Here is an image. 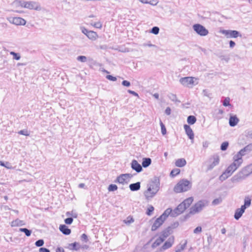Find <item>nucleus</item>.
Instances as JSON below:
<instances>
[{"mask_svg": "<svg viewBox=\"0 0 252 252\" xmlns=\"http://www.w3.org/2000/svg\"><path fill=\"white\" fill-rule=\"evenodd\" d=\"M174 242V237L173 236H171L168 238L167 241H166L163 246L160 248L161 251H163L169 248H170L172 245L173 244Z\"/></svg>", "mask_w": 252, "mask_h": 252, "instance_id": "15", "label": "nucleus"}, {"mask_svg": "<svg viewBox=\"0 0 252 252\" xmlns=\"http://www.w3.org/2000/svg\"><path fill=\"white\" fill-rule=\"evenodd\" d=\"M24 7L30 9H35L39 10L41 9V7L38 3L35 1H27L24 5Z\"/></svg>", "mask_w": 252, "mask_h": 252, "instance_id": "11", "label": "nucleus"}, {"mask_svg": "<svg viewBox=\"0 0 252 252\" xmlns=\"http://www.w3.org/2000/svg\"><path fill=\"white\" fill-rule=\"evenodd\" d=\"M213 161L208 167V170L212 169L215 166L217 165L219 163L220 158L217 155H214L212 157Z\"/></svg>", "mask_w": 252, "mask_h": 252, "instance_id": "20", "label": "nucleus"}, {"mask_svg": "<svg viewBox=\"0 0 252 252\" xmlns=\"http://www.w3.org/2000/svg\"><path fill=\"white\" fill-rule=\"evenodd\" d=\"M10 54L13 56V59L16 60H19L21 58L20 54L15 53L13 51L10 52Z\"/></svg>", "mask_w": 252, "mask_h": 252, "instance_id": "41", "label": "nucleus"}, {"mask_svg": "<svg viewBox=\"0 0 252 252\" xmlns=\"http://www.w3.org/2000/svg\"><path fill=\"white\" fill-rule=\"evenodd\" d=\"M244 207H241L240 208H238L235 210L234 217L235 220H238L242 216L243 214L245 211Z\"/></svg>", "mask_w": 252, "mask_h": 252, "instance_id": "22", "label": "nucleus"}, {"mask_svg": "<svg viewBox=\"0 0 252 252\" xmlns=\"http://www.w3.org/2000/svg\"><path fill=\"white\" fill-rule=\"evenodd\" d=\"M139 1H140L142 3H149V4H153L154 5V0H139ZM156 3H155V4H156Z\"/></svg>", "mask_w": 252, "mask_h": 252, "instance_id": "49", "label": "nucleus"}, {"mask_svg": "<svg viewBox=\"0 0 252 252\" xmlns=\"http://www.w3.org/2000/svg\"><path fill=\"white\" fill-rule=\"evenodd\" d=\"M165 221L161 216L156 219L154 223L152 226L151 230L153 231H156L158 228H159Z\"/></svg>", "mask_w": 252, "mask_h": 252, "instance_id": "14", "label": "nucleus"}, {"mask_svg": "<svg viewBox=\"0 0 252 252\" xmlns=\"http://www.w3.org/2000/svg\"><path fill=\"white\" fill-rule=\"evenodd\" d=\"M251 204V197L249 196H246L244 199V204L241 207H244V209H246Z\"/></svg>", "mask_w": 252, "mask_h": 252, "instance_id": "32", "label": "nucleus"}, {"mask_svg": "<svg viewBox=\"0 0 252 252\" xmlns=\"http://www.w3.org/2000/svg\"><path fill=\"white\" fill-rule=\"evenodd\" d=\"M81 240L86 242L88 241V237L87 235L83 234L81 236Z\"/></svg>", "mask_w": 252, "mask_h": 252, "instance_id": "59", "label": "nucleus"}, {"mask_svg": "<svg viewBox=\"0 0 252 252\" xmlns=\"http://www.w3.org/2000/svg\"><path fill=\"white\" fill-rule=\"evenodd\" d=\"M129 189H140V182H138L135 183L131 184L129 186Z\"/></svg>", "mask_w": 252, "mask_h": 252, "instance_id": "37", "label": "nucleus"}, {"mask_svg": "<svg viewBox=\"0 0 252 252\" xmlns=\"http://www.w3.org/2000/svg\"><path fill=\"white\" fill-rule=\"evenodd\" d=\"M159 29L158 27H154L151 31V32L155 34H158L159 33Z\"/></svg>", "mask_w": 252, "mask_h": 252, "instance_id": "46", "label": "nucleus"}, {"mask_svg": "<svg viewBox=\"0 0 252 252\" xmlns=\"http://www.w3.org/2000/svg\"><path fill=\"white\" fill-rule=\"evenodd\" d=\"M171 109L169 107H167L165 110V113L167 115H170V114H171Z\"/></svg>", "mask_w": 252, "mask_h": 252, "instance_id": "60", "label": "nucleus"}, {"mask_svg": "<svg viewBox=\"0 0 252 252\" xmlns=\"http://www.w3.org/2000/svg\"><path fill=\"white\" fill-rule=\"evenodd\" d=\"M196 121V118L195 116L190 115L188 117L187 122L189 125H193Z\"/></svg>", "mask_w": 252, "mask_h": 252, "instance_id": "35", "label": "nucleus"}, {"mask_svg": "<svg viewBox=\"0 0 252 252\" xmlns=\"http://www.w3.org/2000/svg\"><path fill=\"white\" fill-rule=\"evenodd\" d=\"M187 241L185 240V242L183 244L180 245L177 247L175 252H181L182 251H183L185 249V248L187 246Z\"/></svg>", "mask_w": 252, "mask_h": 252, "instance_id": "34", "label": "nucleus"}, {"mask_svg": "<svg viewBox=\"0 0 252 252\" xmlns=\"http://www.w3.org/2000/svg\"><path fill=\"white\" fill-rule=\"evenodd\" d=\"M56 252H64V251L63 248L61 247H58L56 249Z\"/></svg>", "mask_w": 252, "mask_h": 252, "instance_id": "64", "label": "nucleus"}, {"mask_svg": "<svg viewBox=\"0 0 252 252\" xmlns=\"http://www.w3.org/2000/svg\"><path fill=\"white\" fill-rule=\"evenodd\" d=\"M192 187V183L186 179L181 180L174 187V189H190Z\"/></svg>", "mask_w": 252, "mask_h": 252, "instance_id": "7", "label": "nucleus"}, {"mask_svg": "<svg viewBox=\"0 0 252 252\" xmlns=\"http://www.w3.org/2000/svg\"><path fill=\"white\" fill-rule=\"evenodd\" d=\"M122 84L124 86H126V87H128L130 86V82L127 81V80H124L122 83Z\"/></svg>", "mask_w": 252, "mask_h": 252, "instance_id": "54", "label": "nucleus"}, {"mask_svg": "<svg viewBox=\"0 0 252 252\" xmlns=\"http://www.w3.org/2000/svg\"><path fill=\"white\" fill-rule=\"evenodd\" d=\"M251 173H252L251 166L248 165L243 168L238 174L234 176L232 180L233 181H239L245 179Z\"/></svg>", "mask_w": 252, "mask_h": 252, "instance_id": "4", "label": "nucleus"}, {"mask_svg": "<svg viewBox=\"0 0 252 252\" xmlns=\"http://www.w3.org/2000/svg\"><path fill=\"white\" fill-rule=\"evenodd\" d=\"M180 172V170L179 168H174L170 172V176L172 177L178 175Z\"/></svg>", "mask_w": 252, "mask_h": 252, "instance_id": "40", "label": "nucleus"}, {"mask_svg": "<svg viewBox=\"0 0 252 252\" xmlns=\"http://www.w3.org/2000/svg\"><path fill=\"white\" fill-rule=\"evenodd\" d=\"M133 175L131 174H122L117 177L115 182L123 186L127 187ZM122 188H123V187H122Z\"/></svg>", "mask_w": 252, "mask_h": 252, "instance_id": "3", "label": "nucleus"}, {"mask_svg": "<svg viewBox=\"0 0 252 252\" xmlns=\"http://www.w3.org/2000/svg\"><path fill=\"white\" fill-rule=\"evenodd\" d=\"M39 252H50V250L45 248H40L39 250Z\"/></svg>", "mask_w": 252, "mask_h": 252, "instance_id": "57", "label": "nucleus"}, {"mask_svg": "<svg viewBox=\"0 0 252 252\" xmlns=\"http://www.w3.org/2000/svg\"><path fill=\"white\" fill-rule=\"evenodd\" d=\"M94 17H95V16L94 15H90L89 16L86 17L85 19L88 24H90L95 28L101 29L102 25L100 21L95 22L94 20L91 19V18Z\"/></svg>", "mask_w": 252, "mask_h": 252, "instance_id": "10", "label": "nucleus"}, {"mask_svg": "<svg viewBox=\"0 0 252 252\" xmlns=\"http://www.w3.org/2000/svg\"><path fill=\"white\" fill-rule=\"evenodd\" d=\"M222 33L227 38H237L238 36L241 37L242 36L238 31L235 30H223Z\"/></svg>", "mask_w": 252, "mask_h": 252, "instance_id": "9", "label": "nucleus"}, {"mask_svg": "<svg viewBox=\"0 0 252 252\" xmlns=\"http://www.w3.org/2000/svg\"><path fill=\"white\" fill-rule=\"evenodd\" d=\"M237 163L233 162L225 170V171L220 176V180L224 181L228 177L230 176L232 173L239 167Z\"/></svg>", "mask_w": 252, "mask_h": 252, "instance_id": "5", "label": "nucleus"}, {"mask_svg": "<svg viewBox=\"0 0 252 252\" xmlns=\"http://www.w3.org/2000/svg\"><path fill=\"white\" fill-rule=\"evenodd\" d=\"M9 21L16 25H25L26 23V21L21 17L10 18Z\"/></svg>", "mask_w": 252, "mask_h": 252, "instance_id": "13", "label": "nucleus"}, {"mask_svg": "<svg viewBox=\"0 0 252 252\" xmlns=\"http://www.w3.org/2000/svg\"><path fill=\"white\" fill-rule=\"evenodd\" d=\"M223 105L224 106H228L230 105L229 97L225 98V99L223 101Z\"/></svg>", "mask_w": 252, "mask_h": 252, "instance_id": "50", "label": "nucleus"}, {"mask_svg": "<svg viewBox=\"0 0 252 252\" xmlns=\"http://www.w3.org/2000/svg\"><path fill=\"white\" fill-rule=\"evenodd\" d=\"M184 127L189 138L192 141L194 138V133L192 129L188 125H185Z\"/></svg>", "mask_w": 252, "mask_h": 252, "instance_id": "19", "label": "nucleus"}, {"mask_svg": "<svg viewBox=\"0 0 252 252\" xmlns=\"http://www.w3.org/2000/svg\"><path fill=\"white\" fill-rule=\"evenodd\" d=\"M171 227L169 226L165 229L163 230L160 233V236L164 240L171 233Z\"/></svg>", "mask_w": 252, "mask_h": 252, "instance_id": "24", "label": "nucleus"}, {"mask_svg": "<svg viewBox=\"0 0 252 252\" xmlns=\"http://www.w3.org/2000/svg\"><path fill=\"white\" fill-rule=\"evenodd\" d=\"M202 231V228L201 226H197L193 230V233L195 234L200 233Z\"/></svg>", "mask_w": 252, "mask_h": 252, "instance_id": "53", "label": "nucleus"}, {"mask_svg": "<svg viewBox=\"0 0 252 252\" xmlns=\"http://www.w3.org/2000/svg\"><path fill=\"white\" fill-rule=\"evenodd\" d=\"M193 30L200 36L207 35L209 32L203 26L199 24H196L193 26Z\"/></svg>", "mask_w": 252, "mask_h": 252, "instance_id": "8", "label": "nucleus"}, {"mask_svg": "<svg viewBox=\"0 0 252 252\" xmlns=\"http://www.w3.org/2000/svg\"><path fill=\"white\" fill-rule=\"evenodd\" d=\"M77 60L82 63H85L87 61V58L85 56H79L77 57Z\"/></svg>", "mask_w": 252, "mask_h": 252, "instance_id": "43", "label": "nucleus"}, {"mask_svg": "<svg viewBox=\"0 0 252 252\" xmlns=\"http://www.w3.org/2000/svg\"><path fill=\"white\" fill-rule=\"evenodd\" d=\"M128 93H129L130 94H131L134 96H138V94L137 93H136L135 92L133 91H131V90H128L127 91Z\"/></svg>", "mask_w": 252, "mask_h": 252, "instance_id": "62", "label": "nucleus"}, {"mask_svg": "<svg viewBox=\"0 0 252 252\" xmlns=\"http://www.w3.org/2000/svg\"><path fill=\"white\" fill-rule=\"evenodd\" d=\"M227 193L226 191H223L220 194V196L219 198L215 199L213 202L212 204L213 205H217L220 204L222 201V199L227 195Z\"/></svg>", "mask_w": 252, "mask_h": 252, "instance_id": "18", "label": "nucleus"}, {"mask_svg": "<svg viewBox=\"0 0 252 252\" xmlns=\"http://www.w3.org/2000/svg\"><path fill=\"white\" fill-rule=\"evenodd\" d=\"M77 244H78V243L76 242H74L73 243L70 244H69L68 248V249H69L70 250H71L77 251L80 249V247H78V248L76 247V246Z\"/></svg>", "mask_w": 252, "mask_h": 252, "instance_id": "39", "label": "nucleus"}, {"mask_svg": "<svg viewBox=\"0 0 252 252\" xmlns=\"http://www.w3.org/2000/svg\"><path fill=\"white\" fill-rule=\"evenodd\" d=\"M169 98L173 102L176 103H180L181 101L178 100L177 98V96L175 94L170 93L168 95Z\"/></svg>", "mask_w": 252, "mask_h": 252, "instance_id": "36", "label": "nucleus"}, {"mask_svg": "<svg viewBox=\"0 0 252 252\" xmlns=\"http://www.w3.org/2000/svg\"><path fill=\"white\" fill-rule=\"evenodd\" d=\"M208 201L206 200H200L192 206L189 209V212L185 216V218L188 219L191 215L200 212L204 207L208 206Z\"/></svg>", "mask_w": 252, "mask_h": 252, "instance_id": "1", "label": "nucleus"}, {"mask_svg": "<svg viewBox=\"0 0 252 252\" xmlns=\"http://www.w3.org/2000/svg\"><path fill=\"white\" fill-rule=\"evenodd\" d=\"M152 162V160L149 158H143V161L142 162V166L146 168L148 167Z\"/></svg>", "mask_w": 252, "mask_h": 252, "instance_id": "28", "label": "nucleus"}, {"mask_svg": "<svg viewBox=\"0 0 252 252\" xmlns=\"http://www.w3.org/2000/svg\"><path fill=\"white\" fill-rule=\"evenodd\" d=\"M18 133L19 134H21V135H25V136L30 135V132L27 129L21 130L19 131Z\"/></svg>", "mask_w": 252, "mask_h": 252, "instance_id": "45", "label": "nucleus"}, {"mask_svg": "<svg viewBox=\"0 0 252 252\" xmlns=\"http://www.w3.org/2000/svg\"><path fill=\"white\" fill-rule=\"evenodd\" d=\"M180 83L183 86L189 87V85L193 84V77H182L179 80Z\"/></svg>", "mask_w": 252, "mask_h": 252, "instance_id": "12", "label": "nucleus"}, {"mask_svg": "<svg viewBox=\"0 0 252 252\" xmlns=\"http://www.w3.org/2000/svg\"><path fill=\"white\" fill-rule=\"evenodd\" d=\"M60 230L65 235H69L71 233V230L64 224H61L59 227Z\"/></svg>", "mask_w": 252, "mask_h": 252, "instance_id": "26", "label": "nucleus"}, {"mask_svg": "<svg viewBox=\"0 0 252 252\" xmlns=\"http://www.w3.org/2000/svg\"><path fill=\"white\" fill-rule=\"evenodd\" d=\"M173 211L171 208H167L160 216L165 220L169 215L172 217Z\"/></svg>", "mask_w": 252, "mask_h": 252, "instance_id": "31", "label": "nucleus"}, {"mask_svg": "<svg viewBox=\"0 0 252 252\" xmlns=\"http://www.w3.org/2000/svg\"><path fill=\"white\" fill-rule=\"evenodd\" d=\"M134 221L133 219L130 216H128L126 220H124V222L126 224H129Z\"/></svg>", "mask_w": 252, "mask_h": 252, "instance_id": "44", "label": "nucleus"}, {"mask_svg": "<svg viewBox=\"0 0 252 252\" xmlns=\"http://www.w3.org/2000/svg\"><path fill=\"white\" fill-rule=\"evenodd\" d=\"M158 190H146L144 192V196L147 200L153 198L157 193Z\"/></svg>", "mask_w": 252, "mask_h": 252, "instance_id": "17", "label": "nucleus"}, {"mask_svg": "<svg viewBox=\"0 0 252 252\" xmlns=\"http://www.w3.org/2000/svg\"><path fill=\"white\" fill-rule=\"evenodd\" d=\"M81 29L82 32L87 36V35L90 32V31L88 30L87 29H86L84 27H81Z\"/></svg>", "mask_w": 252, "mask_h": 252, "instance_id": "55", "label": "nucleus"}, {"mask_svg": "<svg viewBox=\"0 0 252 252\" xmlns=\"http://www.w3.org/2000/svg\"><path fill=\"white\" fill-rule=\"evenodd\" d=\"M19 231L25 233V235L28 237L30 236L32 234V231L26 228H20Z\"/></svg>", "mask_w": 252, "mask_h": 252, "instance_id": "38", "label": "nucleus"}, {"mask_svg": "<svg viewBox=\"0 0 252 252\" xmlns=\"http://www.w3.org/2000/svg\"><path fill=\"white\" fill-rule=\"evenodd\" d=\"M154 210V208L153 206H150L148 210H147V213L146 214L148 215V216H150L152 214V213L153 212V211Z\"/></svg>", "mask_w": 252, "mask_h": 252, "instance_id": "48", "label": "nucleus"}, {"mask_svg": "<svg viewBox=\"0 0 252 252\" xmlns=\"http://www.w3.org/2000/svg\"><path fill=\"white\" fill-rule=\"evenodd\" d=\"M164 240L159 236L156 241L153 243L152 247L153 249L156 248L158 246H159Z\"/></svg>", "mask_w": 252, "mask_h": 252, "instance_id": "29", "label": "nucleus"}, {"mask_svg": "<svg viewBox=\"0 0 252 252\" xmlns=\"http://www.w3.org/2000/svg\"><path fill=\"white\" fill-rule=\"evenodd\" d=\"M244 156L242 154H240V152L233 156V159L235 163L240 166L243 162L242 157Z\"/></svg>", "mask_w": 252, "mask_h": 252, "instance_id": "21", "label": "nucleus"}, {"mask_svg": "<svg viewBox=\"0 0 252 252\" xmlns=\"http://www.w3.org/2000/svg\"><path fill=\"white\" fill-rule=\"evenodd\" d=\"M27 1H19V0H16L14 2H18L19 3V4L22 6V7H24V5H25V3H26Z\"/></svg>", "mask_w": 252, "mask_h": 252, "instance_id": "56", "label": "nucleus"}, {"mask_svg": "<svg viewBox=\"0 0 252 252\" xmlns=\"http://www.w3.org/2000/svg\"><path fill=\"white\" fill-rule=\"evenodd\" d=\"M187 163L186 160L184 158L178 159L175 162V165L179 167L184 166Z\"/></svg>", "mask_w": 252, "mask_h": 252, "instance_id": "27", "label": "nucleus"}, {"mask_svg": "<svg viewBox=\"0 0 252 252\" xmlns=\"http://www.w3.org/2000/svg\"><path fill=\"white\" fill-rule=\"evenodd\" d=\"M228 145L229 143L228 142L225 141L223 142L220 146V150L223 151L226 150L228 148Z\"/></svg>", "mask_w": 252, "mask_h": 252, "instance_id": "42", "label": "nucleus"}, {"mask_svg": "<svg viewBox=\"0 0 252 252\" xmlns=\"http://www.w3.org/2000/svg\"><path fill=\"white\" fill-rule=\"evenodd\" d=\"M106 78L110 80V81H115L117 80V78L116 77H114V76H113L111 75H107L106 76Z\"/></svg>", "mask_w": 252, "mask_h": 252, "instance_id": "52", "label": "nucleus"}, {"mask_svg": "<svg viewBox=\"0 0 252 252\" xmlns=\"http://www.w3.org/2000/svg\"><path fill=\"white\" fill-rule=\"evenodd\" d=\"M239 122V119L236 115L230 116L229 119V124L230 126L234 127L237 125Z\"/></svg>", "mask_w": 252, "mask_h": 252, "instance_id": "23", "label": "nucleus"}, {"mask_svg": "<svg viewBox=\"0 0 252 252\" xmlns=\"http://www.w3.org/2000/svg\"><path fill=\"white\" fill-rule=\"evenodd\" d=\"M107 189H118V187L116 185L111 184L109 186Z\"/></svg>", "mask_w": 252, "mask_h": 252, "instance_id": "58", "label": "nucleus"}, {"mask_svg": "<svg viewBox=\"0 0 252 252\" xmlns=\"http://www.w3.org/2000/svg\"><path fill=\"white\" fill-rule=\"evenodd\" d=\"M73 221V219L71 217L67 218L65 219L64 222L67 224H70Z\"/></svg>", "mask_w": 252, "mask_h": 252, "instance_id": "51", "label": "nucleus"}, {"mask_svg": "<svg viewBox=\"0 0 252 252\" xmlns=\"http://www.w3.org/2000/svg\"><path fill=\"white\" fill-rule=\"evenodd\" d=\"M203 94L204 96L210 97V93H209L208 91L207 90H203Z\"/></svg>", "mask_w": 252, "mask_h": 252, "instance_id": "61", "label": "nucleus"}, {"mask_svg": "<svg viewBox=\"0 0 252 252\" xmlns=\"http://www.w3.org/2000/svg\"><path fill=\"white\" fill-rule=\"evenodd\" d=\"M193 198L192 197H189L180 203L173 211L172 214V217H176L184 212L189 207L192 203Z\"/></svg>", "mask_w": 252, "mask_h": 252, "instance_id": "2", "label": "nucleus"}, {"mask_svg": "<svg viewBox=\"0 0 252 252\" xmlns=\"http://www.w3.org/2000/svg\"><path fill=\"white\" fill-rule=\"evenodd\" d=\"M131 167L137 173H139L142 170V166L135 159L132 160Z\"/></svg>", "mask_w": 252, "mask_h": 252, "instance_id": "16", "label": "nucleus"}, {"mask_svg": "<svg viewBox=\"0 0 252 252\" xmlns=\"http://www.w3.org/2000/svg\"><path fill=\"white\" fill-rule=\"evenodd\" d=\"M87 36L90 39L92 40H94L96 39V37H97V33L95 32L90 31L88 34L87 35Z\"/></svg>", "mask_w": 252, "mask_h": 252, "instance_id": "33", "label": "nucleus"}, {"mask_svg": "<svg viewBox=\"0 0 252 252\" xmlns=\"http://www.w3.org/2000/svg\"><path fill=\"white\" fill-rule=\"evenodd\" d=\"M44 244V241L42 239H39L36 241L35 243V245L36 247H41Z\"/></svg>", "mask_w": 252, "mask_h": 252, "instance_id": "47", "label": "nucleus"}, {"mask_svg": "<svg viewBox=\"0 0 252 252\" xmlns=\"http://www.w3.org/2000/svg\"><path fill=\"white\" fill-rule=\"evenodd\" d=\"M25 223L23 220H20L18 219H16L15 220L12 221L11 223V225L12 227L17 226H22L24 225Z\"/></svg>", "mask_w": 252, "mask_h": 252, "instance_id": "30", "label": "nucleus"}, {"mask_svg": "<svg viewBox=\"0 0 252 252\" xmlns=\"http://www.w3.org/2000/svg\"><path fill=\"white\" fill-rule=\"evenodd\" d=\"M159 177L154 176L151 178L147 184V189H159L160 188Z\"/></svg>", "mask_w": 252, "mask_h": 252, "instance_id": "6", "label": "nucleus"}, {"mask_svg": "<svg viewBox=\"0 0 252 252\" xmlns=\"http://www.w3.org/2000/svg\"><path fill=\"white\" fill-rule=\"evenodd\" d=\"M235 46V43L234 41L232 40H230L229 41V47L231 48H233Z\"/></svg>", "mask_w": 252, "mask_h": 252, "instance_id": "63", "label": "nucleus"}, {"mask_svg": "<svg viewBox=\"0 0 252 252\" xmlns=\"http://www.w3.org/2000/svg\"><path fill=\"white\" fill-rule=\"evenodd\" d=\"M252 151V144H250L245 146L244 148L241 149L239 152L240 154H242V155L245 156L249 154Z\"/></svg>", "mask_w": 252, "mask_h": 252, "instance_id": "25", "label": "nucleus"}]
</instances>
